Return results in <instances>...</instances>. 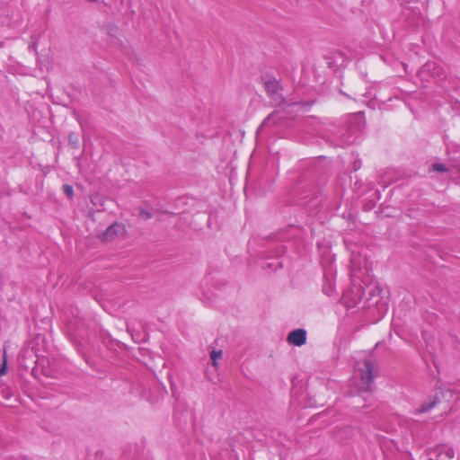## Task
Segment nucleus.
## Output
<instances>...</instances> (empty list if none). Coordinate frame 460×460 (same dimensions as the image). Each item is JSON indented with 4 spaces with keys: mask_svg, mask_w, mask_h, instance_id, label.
Returning a JSON list of instances; mask_svg holds the SVG:
<instances>
[{
    "mask_svg": "<svg viewBox=\"0 0 460 460\" xmlns=\"http://www.w3.org/2000/svg\"><path fill=\"white\" fill-rule=\"evenodd\" d=\"M420 74H430L434 78H440L442 75V68L435 62H426L420 69Z\"/></svg>",
    "mask_w": 460,
    "mask_h": 460,
    "instance_id": "obj_7",
    "label": "nucleus"
},
{
    "mask_svg": "<svg viewBox=\"0 0 460 460\" xmlns=\"http://www.w3.org/2000/svg\"><path fill=\"white\" fill-rule=\"evenodd\" d=\"M30 49H33L34 51H37V45L35 42H32L30 46Z\"/></svg>",
    "mask_w": 460,
    "mask_h": 460,
    "instance_id": "obj_19",
    "label": "nucleus"
},
{
    "mask_svg": "<svg viewBox=\"0 0 460 460\" xmlns=\"http://www.w3.org/2000/svg\"><path fill=\"white\" fill-rule=\"evenodd\" d=\"M380 288L378 286H373L367 288V293L370 296L369 297V306L375 305L376 306L379 318H382L388 310L387 302L384 300V298L380 296Z\"/></svg>",
    "mask_w": 460,
    "mask_h": 460,
    "instance_id": "obj_2",
    "label": "nucleus"
},
{
    "mask_svg": "<svg viewBox=\"0 0 460 460\" xmlns=\"http://www.w3.org/2000/svg\"><path fill=\"white\" fill-rule=\"evenodd\" d=\"M125 234V227L123 225L114 223L110 226L101 235L100 239L102 242H111L114 239L123 236Z\"/></svg>",
    "mask_w": 460,
    "mask_h": 460,
    "instance_id": "obj_4",
    "label": "nucleus"
},
{
    "mask_svg": "<svg viewBox=\"0 0 460 460\" xmlns=\"http://www.w3.org/2000/svg\"><path fill=\"white\" fill-rule=\"evenodd\" d=\"M142 215L145 218L148 219V218H151L152 215L150 212H142Z\"/></svg>",
    "mask_w": 460,
    "mask_h": 460,
    "instance_id": "obj_17",
    "label": "nucleus"
},
{
    "mask_svg": "<svg viewBox=\"0 0 460 460\" xmlns=\"http://www.w3.org/2000/svg\"><path fill=\"white\" fill-rule=\"evenodd\" d=\"M441 394H442V395H443V396H446V395H447V394H448L450 397H452V396H453V394H452V392H451L450 390H447V391H446L445 393H442V392H441Z\"/></svg>",
    "mask_w": 460,
    "mask_h": 460,
    "instance_id": "obj_18",
    "label": "nucleus"
},
{
    "mask_svg": "<svg viewBox=\"0 0 460 460\" xmlns=\"http://www.w3.org/2000/svg\"><path fill=\"white\" fill-rule=\"evenodd\" d=\"M431 454L436 455L438 457H442V460H451L455 456V450L449 445L440 444L431 449Z\"/></svg>",
    "mask_w": 460,
    "mask_h": 460,
    "instance_id": "obj_5",
    "label": "nucleus"
},
{
    "mask_svg": "<svg viewBox=\"0 0 460 460\" xmlns=\"http://www.w3.org/2000/svg\"><path fill=\"white\" fill-rule=\"evenodd\" d=\"M63 190H64L65 194H66L68 198H72V197H73L74 190H73V187H72L71 185L65 184V185L63 186Z\"/></svg>",
    "mask_w": 460,
    "mask_h": 460,
    "instance_id": "obj_12",
    "label": "nucleus"
},
{
    "mask_svg": "<svg viewBox=\"0 0 460 460\" xmlns=\"http://www.w3.org/2000/svg\"><path fill=\"white\" fill-rule=\"evenodd\" d=\"M323 291L328 295L330 296L331 295V292L332 291L331 288H323Z\"/></svg>",
    "mask_w": 460,
    "mask_h": 460,
    "instance_id": "obj_20",
    "label": "nucleus"
},
{
    "mask_svg": "<svg viewBox=\"0 0 460 460\" xmlns=\"http://www.w3.org/2000/svg\"><path fill=\"white\" fill-rule=\"evenodd\" d=\"M361 166V162L360 161H356L354 163V170L357 171L358 169H359Z\"/></svg>",
    "mask_w": 460,
    "mask_h": 460,
    "instance_id": "obj_16",
    "label": "nucleus"
},
{
    "mask_svg": "<svg viewBox=\"0 0 460 460\" xmlns=\"http://www.w3.org/2000/svg\"><path fill=\"white\" fill-rule=\"evenodd\" d=\"M358 291V294L357 297H355L353 299V302H352L353 305H356L361 298V291L359 289Z\"/></svg>",
    "mask_w": 460,
    "mask_h": 460,
    "instance_id": "obj_15",
    "label": "nucleus"
},
{
    "mask_svg": "<svg viewBox=\"0 0 460 460\" xmlns=\"http://www.w3.org/2000/svg\"><path fill=\"white\" fill-rule=\"evenodd\" d=\"M264 87L269 98L274 105H280L284 102V98L280 93L281 87L275 78H268L264 80Z\"/></svg>",
    "mask_w": 460,
    "mask_h": 460,
    "instance_id": "obj_3",
    "label": "nucleus"
},
{
    "mask_svg": "<svg viewBox=\"0 0 460 460\" xmlns=\"http://www.w3.org/2000/svg\"><path fill=\"white\" fill-rule=\"evenodd\" d=\"M279 119V116H278V113L277 112H272L271 114H270L263 121L262 123L261 124L260 128H259V130L263 128V127H266L268 125H270V123H275L277 122Z\"/></svg>",
    "mask_w": 460,
    "mask_h": 460,
    "instance_id": "obj_9",
    "label": "nucleus"
},
{
    "mask_svg": "<svg viewBox=\"0 0 460 460\" xmlns=\"http://www.w3.org/2000/svg\"><path fill=\"white\" fill-rule=\"evenodd\" d=\"M69 141L73 143L75 146L77 144V138L75 137L74 134L69 135Z\"/></svg>",
    "mask_w": 460,
    "mask_h": 460,
    "instance_id": "obj_14",
    "label": "nucleus"
},
{
    "mask_svg": "<svg viewBox=\"0 0 460 460\" xmlns=\"http://www.w3.org/2000/svg\"><path fill=\"white\" fill-rule=\"evenodd\" d=\"M6 367H7V361H6V358H5V356L4 355V357H3V362H2V364L0 365V376L5 374V372H6Z\"/></svg>",
    "mask_w": 460,
    "mask_h": 460,
    "instance_id": "obj_13",
    "label": "nucleus"
},
{
    "mask_svg": "<svg viewBox=\"0 0 460 460\" xmlns=\"http://www.w3.org/2000/svg\"><path fill=\"white\" fill-rule=\"evenodd\" d=\"M356 369L359 372L360 380L363 385L362 389L366 392L370 391L375 377L374 362L370 358H364L357 363Z\"/></svg>",
    "mask_w": 460,
    "mask_h": 460,
    "instance_id": "obj_1",
    "label": "nucleus"
},
{
    "mask_svg": "<svg viewBox=\"0 0 460 460\" xmlns=\"http://www.w3.org/2000/svg\"><path fill=\"white\" fill-rule=\"evenodd\" d=\"M439 401L438 394L435 396V399L429 402H424L418 410H416V413H424L432 409L436 403Z\"/></svg>",
    "mask_w": 460,
    "mask_h": 460,
    "instance_id": "obj_8",
    "label": "nucleus"
},
{
    "mask_svg": "<svg viewBox=\"0 0 460 460\" xmlns=\"http://www.w3.org/2000/svg\"><path fill=\"white\" fill-rule=\"evenodd\" d=\"M222 358L221 350H213L210 354V358L212 360L213 366L215 367H217V360Z\"/></svg>",
    "mask_w": 460,
    "mask_h": 460,
    "instance_id": "obj_10",
    "label": "nucleus"
},
{
    "mask_svg": "<svg viewBox=\"0 0 460 460\" xmlns=\"http://www.w3.org/2000/svg\"><path fill=\"white\" fill-rule=\"evenodd\" d=\"M287 340L289 344L300 347L306 342V331L304 329L294 330L289 332Z\"/></svg>",
    "mask_w": 460,
    "mask_h": 460,
    "instance_id": "obj_6",
    "label": "nucleus"
},
{
    "mask_svg": "<svg viewBox=\"0 0 460 460\" xmlns=\"http://www.w3.org/2000/svg\"><path fill=\"white\" fill-rule=\"evenodd\" d=\"M431 170L438 172H445L447 169L443 164H434L431 167Z\"/></svg>",
    "mask_w": 460,
    "mask_h": 460,
    "instance_id": "obj_11",
    "label": "nucleus"
}]
</instances>
